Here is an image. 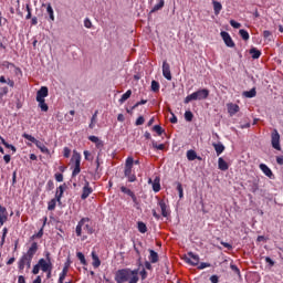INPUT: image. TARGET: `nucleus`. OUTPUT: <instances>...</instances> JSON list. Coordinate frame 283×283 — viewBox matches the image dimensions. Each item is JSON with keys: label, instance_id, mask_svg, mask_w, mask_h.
<instances>
[{"label": "nucleus", "instance_id": "393cba45", "mask_svg": "<svg viewBox=\"0 0 283 283\" xmlns=\"http://www.w3.org/2000/svg\"><path fill=\"white\" fill-rule=\"evenodd\" d=\"M149 261L151 262V264H156V262H158L159 260L158 252L149 250Z\"/></svg>", "mask_w": 283, "mask_h": 283}, {"label": "nucleus", "instance_id": "864d4df0", "mask_svg": "<svg viewBox=\"0 0 283 283\" xmlns=\"http://www.w3.org/2000/svg\"><path fill=\"white\" fill-rule=\"evenodd\" d=\"M222 247H224V249H228V251H231V249H233V245H231V243L221 241Z\"/></svg>", "mask_w": 283, "mask_h": 283}, {"label": "nucleus", "instance_id": "6e6d98bb", "mask_svg": "<svg viewBox=\"0 0 283 283\" xmlns=\"http://www.w3.org/2000/svg\"><path fill=\"white\" fill-rule=\"evenodd\" d=\"M55 180H56L57 182H63V174L56 172V174H55Z\"/></svg>", "mask_w": 283, "mask_h": 283}, {"label": "nucleus", "instance_id": "c9c22d12", "mask_svg": "<svg viewBox=\"0 0 283 283\" xmlns=\"http://www.w3.org/2000/svg\"><path fill=\"white\" fill-rule=\"evenodd\" d=\"M137 227H138L139 233H147V224H145V222L139 221L137 223Z\"/></svg>", "mask_w": 283, "mask_h": 283}, {"label": "nucleus", "instance_id": "37998d69", "mask_svg": "<svg viewBox=\"0 0 283 283\" xmlns=\"http://www.w3.org/2000/svg\"><path fill=\"white\" fill-rule=\"evenodd\" d=\"M185 119L188 122V123H191V120H193V113H191V111H187L185 113Z\"/></svg>", "mask_w": 283, "mask_h": 283}, {"label": "nucleus", "instance_id": "5fc2aeb1", "mask_svg": "<svg viewBox=\"0 0 283 283\" xmlns=\"http://www.w3.org/2000/svg\"><path fill=\"white\" fill-rule=\"evenodd\" d=\"M0 140H1L2 145H4V147L7 149H11L12 148V145L8 144V142H6V139L3 137H0Z\"/></svg>", "mask_w": 283, "mask_h": 283}, {"label": "nucleus", "instance_id": "a878e982", "mask_svg": "<svg viewBox=\"0 0 283 283\" xmlns=\"http://www.w3.org/2000/svg\"><path fill=\"white\" fill-rule=\"evenodd\" d=\"M212 147H214V151H217V156H220V154H222V151H224V145H222V143H213Z\"/></svg>", "mask_w": 283, "mask_h": 283}, {"label": "nucleus", "instance_id": "ea45409f", "mask_svg": "<svg viewBox=\"0 0 283 283\" xmlns=\"http://www.w3.org/2000/svg\"><path fill=\"white\" fill-rule=\"evenodd\" d=\"M240 36L243 39V41H249V32L244 29H241L239 31Z\"/></svg>", "mask_w": 283, "mask_h": 283}, {"label": "nucleus", "instance_id": "39448f33", "mask_svg": "<svg viewBox=\"0 0 283 283\" xmlns=\"http://www.w3.org/2000/svg\"><path fill=\"white\" fill-rule=\"evenodd\" d=\"M71 164H72V177L76 178L78 174H81V154L76 150L73 151L72 158H71Z\"/></svg>", "mask_w": 283, "mask_h": 283}, {"label": "nucleus", "instance_id": "2eb2a0df", "mask_svg": "<svg viewBox=\"0 0 283 283\" xmlns=\"http://www.w3.org/2000/svg\"><path fill=\"white\" fill-rule=\"evenodd\" d=\"M163 75L165 78H167V81H171V67L167 61L163 62Z\"/></svg>", "mask_w": 283, "mask_h": 283}, {"label": "nucleus", "instance_id": "5701e85b", "mask_svg": "<svg viewBox=\"0 0 283 283\" xmlns=\"http://www.w3.org/2000/svg\"><path fill=\"white\" fill-rule=\"evenodd\" d=\"M92 260L94 269H98V266H101V259L98 258L95 251L92 252Z\"/></svg>", "mask_w": 283, "mask_h": 283}, {"label": "nucleus", "instance_id": "f3484780", "mask_svg": "<svg viewBox=\"0 0 283 283\" xmlns=\"http://www.w3.org/2000/svg\"><path fill=\"white\" fill-rule=\"evenodd\" d=\"M8 222V209L6 207L0 206V224L3 226Z\"/></svg>", "mask_w": 283, "mask_h": 283}, {"label": "nucleus", "instance_id": "dca6fc26", "mask_svg": "<svg viewBox=\"0 0 283 283\" xmlns=\"http://www.w3.org/2000/svg\"><path fill=\"white\" fill-rule=\"evenodd\" d=\"M49 94L48 86H42L36 93V101H45Z\"/></svg>", "mask_w": 283, "mask_h": 283}, {"label": "nucleus", "instance_id": "f257e3e1", "mask_svg": "<svg viewBox=\"0 0 283 283\" xmlns=\"http://www.w3.org/2000/svg\"><path fill=\"white\" fill-rule=\"evenodd\" d=\"M94 231H95L94 223L87 217L82 218L77 222V226L75 228L76 237L81 238L82 242H84V240H87L88 235L94 234Z\"/></svg>", "mask_w": 283, "mask_h": 283}, {"label": "nucleus", "instance_id": "0eeeda50", "mask_svg": "<svg viewBox=\"0 0 283 283\" xmlns=\"http://www.w3.org/2000/svg\"><path fill=\"white\" fill-rule=\"evenodd\" d=\"M38 265L40 266L41 271H43V273L46 271H52L53 265H52V259L50 258V252L46 253V260L45 259L39 260Z\"/></svg>", "mask_w": 283, "mask_h": 283}, {"label": "nucleus", "instance_id": "f704fd0d", "mask_svg": "<svg viewBox=\"0 0 283 283\" xmlns=\"http://www.w3.org/2000/svg\"><path fill=\"white\" fill-rule=\"evenodd\" d=\"M88 140H91V143H95L96 147H103V142H101L96 136H90Z\"/></svg>", "mask_w": 283, "mask_h": 283}, {"label": "nucleus", "instance_id": "ddd939ff", "mask_svg": "<svg viewBox=\"0 0 283 283\" xmlns=\"http://www.w3.org/2000/svg\"><path fill=\"white\" fill-rule=\"evenodd\" d=\"M221 39H223L228 48H235V43L233 42V39H231V35L227 31L221 32Z\"/></svg>", "mask_w": 283, "mask_h": 283}, {"label": "nucleus", "instance_id": "f03ea898", "mask_svg": "<svg viewBox=\"0 0 283 283\" xmlns=\"http://www.w3.org/2000/svg\"><path fill=\"white\" fill-rule=\"evenodd\" d=\"M134 277H138V270L122 269L115 274V282L124 283L132 282Z\"/></svg>", "mask_w": 283, "mask_h": 283}, {"label": "nucleus", "instance_id": "412c9836", "mask_svg": "<svg viewBox=\"0 0 283 283\" xmlns=\"http://www.w3.org/2000/svg\"><path fill=\"white\" fill-rule=\"evenodd\" d=\"M65 184L57 187L56 192H55V199L57 202H61V199L63 198V193L65 192Z\"/></svg>", "mask_w": 283, "mask_h": 283}, {"label": "nucleus", "instance_id": "aec40b11", "mask_svg": "<svg viewBox=\"0 0 283 283\" xmlns=\"http://www.w3.org/2000/svg\"><path fill=\"white\" fill-rule=\"evenodd\" d=\"M240 112V106L238 104H228V113L230 116H234V114H238Z\"/></svg>", "mask_w": 283, "mask_h": 283}, {"label": "nucleus", "instance_id": "09e8293b", "mask_svg": "<svg viewBox=\"0 0 283 283\" xmlns=\"http://www.w3.org/2000/svg\"><path fill=\"white\" fill-rule=\"evenodd\" d=\"M230 25L235 30H240V28H242V24L239 22H235V20H230Z\"/></svg>", "mask_w": 283, "mask_h": 283}, {"label": "nucleus", "instance_id": "a211bd4d", "mask_svg": "<svg viewBox=\"0 0 283 283\" xmlns=\"http://www.w3.org/2000/svg\"><path fill=\"white\" fill-rule=\"evenodd\" d=\"M69 271H70V261H67V262L64 264V268H63V270H62V273L60 274L59 283L65 282V277H67Z\"/></svg>", "mask_w": 283, "mask_h": 283}, {"label": "nucleus", "instance_id": "774afa93", "mask_svg": "<svg viewBox=\"0 0 283 283\" xmlns=\"http://www.w3.org/2000/svg\"><path fill=\"white\" fill-rule=\"evenodd\" d=\"M18 283H25V277L23 275H20L18 279Z\"/></svg>", "mask_w": 283, "mask_h": 283}, {"label": "nucleus", "instance_id": "13d9d810", "mask_svg": "<svg viewBox=\"0 0 283 283\" xmlns=\"http://www.w3.org/2000/svg\"><path fill=\"white\" fill-rule=\"evenodd\" d=\"M177 191L179 193V198H182V196H184V193H182V184L177 185Z\"/></svg>", "mask_w": 283, "mask_h": 283}, {"label": "nucleus", "instance_id": "e2e57ef3", "mask_svg": "<svg viewBox=\"0 0 283 283\" xmlns=\"http://www.w3.org/2000/svg\"><path fill=\"white\" fill-rule=\"evenodd\" d=\"M3 160H4L6 165L10 164V160H11L10 155H4Z\"/></svg>", "mask_w": 283, "mask_h": 283}, {"label": "nucleus", "instance_id": "680f3d73", "mask_svg": "<svg viewBox=\"0 0 283 283\" xmlns=\"http://www.w3.org/2000/svg\"><path fill=\"white\" fill-rule=\"evenodd\" d=\"M272 34L273 33H271V31H263V36L265 38V39H269L270 36H272Z\"/></svg>", "mask_w": 283, "mask_h": 283}, {"label": "nucleus", "instance_id": "1a4fd4ad", "mask_svg": "<svg viewBox=\"0 0 283 283\" xmlns=\"http://www.w3.org/2000/svg\"><path fill=\"white\" fill-rule=\"evenodd\" d=\"M25 266H27V271H30V266H32V259L23 254L19 261V271L23 273V269H25Z\"/></svg>", "mask_w": 283, "mask_h": 283}, {"label": "nucleus", "instance_id": "c03bdc74", "mask_svg": "<svg viewBox=\"0 0 283 283\" xmlns=\"http://www.w3.org/2000/svg\"><path fill=\"white\" fill-rule=\"evenodd\" d=\"M153 132H156V134H158V136H163V132H165V130H163V127L160 125H155L153 127Z\"/></svg>", "mask_w": 283, "mask_h": 283}, {"label": "nucleus", "instance_id": "4468645a", "mask_svg": "<svg viewBox=\"0 0 283 283\" xmlns=\"http://www.w3.org/2000/svg\"><path fill=\"white\" fill-rule=\"evenodd\" d=\"M38 251H39V243L33 242L24 255L32 260V258H34V255H36Z\"/></svg>", "mask_w": 283, "mask_h": 283}, {"label": "nucleus", "instance_id": "3c124183", "mask_svg": "<svg viewBox=\"0 0 283 283\" xmlns=\"http://www.w3.org/2000/svg\"><path fill=\"white\" fill-rule=\"evenodd\" d=\"M145 124V117L139 116L135 123V125L139 126V125H144Z\"/></svg>", "mask_w": 283, "mask_h": 283}, {"label": "nucleus", "instance_id": "2f4dec72", "mask_svg": "<svg viewBox=\"0 0 283 283\" xmlns=\"http://www.w3.org/2000/svg\"><path fill=\"white\" fill-rule=\"evenodd\" d=\"M56 202H59V200H57L56 198L51 199V200L48 202V210H49V211H54V209H56Z\"/></svg>", "mask_w": 283, "mask_h": 283}, {"label": "nucleus", "instance_id": "8fccbe9b", "mask_svg": "<svg viewBox=\"0 0 283 283\" xmlns=\"http://www.w3.org/2000/svg\"><path fill=\"white\" fill-rule=\"evenodd\" d=\"M64 158H70L72 150L69 147H65L63 150Z\"/></svg>", "mask_w": 283, "mask_h": 283}, {"label": "nucleus", "instance_id": "69168bd1", "mask_svg": "<svg viewBox=\"0 0 283 283\" xmlns=\"http://www.w3.org/2000/svg\"><path fill=\"white\" fill-rule=\"evenodd\" d=\"M210 281H211L212 283H218V282H219L218 275H212V276L210 277Z\"/></svg>", "mask_w": 283, "mask_h": 283}, {"label": "nucleus", "instance_id": "4c0bfd02", "mask_svg": "<svg viewBox=\"0 0 283 283\" xmlns=\"http://www.w3.org/2000/svg\"><path fill=\"white\" fill-rule=\"evenodd\" d=\"M187 158L188 160H196V158H198V154H196V150H188Z\"/></svg>", "mask_w": 283, "mask_h": 283}, {"label": "nucleus", "instance_id": "a19ab883", "mask_svg": "<svg viewBox=\"0 0 283 283\" xmlns=\"http://www.w3.org/2000/svg\"><path fill=\"white\" fill-rule=\"evenodd\" d=\"M46 12L50 15L51 21H54V9H52V4H48Z\"/></svg>", "mask_w": 283, "mask_h": 283}, {"label": "nucleus", "instance_id": "58836bf2", "mask_svg": "<svg viewBox=\"0 0 283 283\" xmlns=\"http://www.w3.org/2000/svg\"><path fill=\"white\" fill-rule=\"evenodd\" d=\"M258 189H260V186L258 185V181H252V182L250 184V191H251L252 193H255V192L258 191Z\"/></svg>", "mask_w": 283, "mask_h": 283}, {"label": "nucleus", "instance_id": "e433bc0d", "mask_svg": "<svg viewBox=\"0 0 283 283\" xmlns=\"http://www.w3.org/2000/svg\"><path fill=\"white\" fill-rule=\"evenodd\" d=\"M76 258L80 260L81 264L87 266V261L85 260V254H83V252H77Z\"/></svg>", "mask_w": 283, "mask_h": 283}, {"label": "nucleus", "instance_id": "bf43d9fd", "mask_svg": "<svg viewBox=\"0 0 283 283\" xmlns=\"http://www.w3.org/2000/svg\"><path fill=\"white\" fill-rule=\"evenodd\" d=\"M265 262L270 264V266H275V261H272V259L269 256L265 258Z\"/></svg>", "mask_w": 283, "mask_h": 283}, {"label": "nucleus", "instance_id": "6ab92c4d", "mask_svg": "<svg viewBox=\"0 0 283 283\" xmlns=\"http://www.w3.org/2000/svg\"><path fill=\"white\" fill-rule=\"evenodd\" d=\"M120 191L122 193H126V196H129L133 202H138V198H136V195L134 193V191H132V189H128L127 187L122 186Z\"/></svg>", "mask_w": 283, "mask_h": 283}, {"label": "nucleus", "instance_id": "7c9ffc66", "mask_svg": "<svg viewBox=\"0 0 283 283\" xmlns=\"http://www.w3.org/2000/svg\"><path fill=\"white\" fill-rule=\"evenodd\" d=\"M132 97V90H128L127 92H125L122 97L119 98V103L120 105H123V103H125V101H128V98Z\"/></svg>", "mask_w": 283, "mask_h": 283}, {"label": "nucleus", "instance_id": "20e7f679", "mask_svg": "<svg viewBox=\"0 0 283 283\" xmlns=\"http://www.w3.org/2000/svg\"><path fill=\"white\" fill-rule=\"evenodd\" d=\"M209 98V90L208 88H200L192 94L186 96L184 103L187 105L191 103V101H207Z\"/></svg>", "mask_w": 283, "mask_h": 283}, {"label": "nucleus", "instance_id": "72a5a7b5", "mask_svg": "<svg viewBox=\"0 0 283 283\" xmlns=\"http://www.w3.org/2000/svg\"><path fill=\"white\" fill-rule=\"evenodd\" d=\"M250 54L252 55V59H260V56H262V52L255 48L250 50Z\"/></svg>", "mask_w": 283, "mask_h": 283}, {"label": "nucleus", "instance_id": "49530a36", "mask_svg": "<svg viewBox=\"0 0 283 283\" xmlns=\"http://www.w3.org/2000/svg\"><path fill=\"white\" fill-rule=\"evenodd\" d=\"M84 158L85 160H88V161L94 160V157L92 156V153H90V150H84Z\"/></svg>", "mask_w": 283, "mask_h": 283}, {"label": "nucleus", "instance_id": "9d476101", "mask_svg": "<svg viewBox=\"0 0 283 283\" xmlns=\"http://www.w3.org/2000/svg\"><path fill=\"white\" fill-rule=\"evenodd\" d=\"M185 261L191 266H198V264H200V256L193 252H188V256L185 258Z\"/></svg>", "mask_w": 283, "mask_h": 283}, {"label": "nucleus", "instance_id": "7ed1b4c3", "mask_svg": "<svg viewBox=\"0 0 283 283\" xmlns=\"http://www.w3.org/2000/svg\"><path fill=\"white\" fill-rule=\"evenodd\" d=\"M124 176L128 182H136V172L134 171V157L129 156L126 158L124 166Z\"/></svg>", "mask_w": 283, "mask_h": 283}, {"label": "nucleus", "instance_id": "0e129e2a", "mask_svg": "<svg viewBox=\"0 0 283 283\" xmlns=\"http://www.w3.org/2000/svg\"><path fill=\"white\" fill-rule=\"evenodd\" d=\"M84 25H85V28H92V21H90V19H86L84 21Z\"/></svg>", "mask_w": 283, "mask_h": 283}, {"label": "nucleus", "instance_id": "cd10ccee", "mask_svg": "<svg viewBox=\"0 0 283 283\" xmlns=\"http://www.w3.org/2000/svg\"><path fill=\"white\" fill-rule=\"evenodd\" d=\"M153 191H155V193H158V191H160V178L159 177H156L154 179Z\"/></svg>", "mask_w": 283, "mask_h": 283}, {"label": "nucleus", "instance_id": "603ef678", "mask_svg": "<svg viewBox=\"0 0 283 283\" xmlns=\"http://www.w3.org/2000/svg\"><path fill=\"white\" fill-rule=\"evenodd\" d=\"M39 271H41V268L39 264H35L32 270L33 275H39Z\"/></svg>", "mask_w": 283, "mask_h": 283}, {"label": "nucleus", "instance_id": "052dcab7", "mask_svg": "<svg viewBox=\"0 0 283 283\" xmlns=\"http://www.w3.org/2000/svg\"><path fill=\"white\" fill-rule=\"evenodd\" d=\"M139 274L142 276V280H147V271L145 269H143Z\"/></svg>", "mask_w": 283, "mask_h": 283}, {"label": "nucleus", "instance_id": "b1692460", "mask_svg": "<svg viewBox=\"0 0 283 283\" xmlns=\"http://www.w3.org/2000/svg\"><path fill=\"white\" fill-rule=\"evenodd\" d=\"M212 6H213L214 14L218 17V14H220V12L222 11V3H220L219 1L213 0Z\"/></svg>", "mask_w": 283, "mask_h": 283}, {"label": "nucleus", "instance_id": "de8ad7c7", "mask_svg": "<svg viewBox=\"0 0 283 283\" xmlns=\"http://www.w3.org/2000/svg\"><path fill=\"white\" fill-rule=\"evenodd\" d=\"M154 149H159V151H163L165 149V144H159L156 142H153Z\"/></svg>", "mask_w": 283, "mask_h": 283}, {"label": "nucleus", "instance_id": "4be33fe9", "mask_svg": "<svg viewBox=\"0 0 283 283\" xmlns=\"http://www.w3.org/2000/svg\"><path fill=\"white\" fill-rule=\"evenodd\" d=\"M259 167L261 171H263V174L268 176V178H273V171L271 170V168H269V166H266V164H260Z\"/></svg>", "mask_w": 283, "mask_h": 283}, {"label": "nucleus", "instance_id": "a18cd8bd", "mask_svg": "<svg viewBox=\"0 0 283 283\" xmlns=\"http://www.w3.org/2000/svg\"><path fill=\"white\" fill-rule=\"evenodd\" d=\"M2 231H3L2 232V239H1V242H0L1 247H3L6 244V237L8 235V228H3Z\"/></svg>", "mask_w": 283, "mask_h": 283}, {"label": "nucleus", "instance_id": "6e6552de", "mask_svg": "<svg viewBox=\"0 0 283 283\" xmlns=\"http://www.w3.org/2000/svg\"><path fill=\"white\" fill-rule=\"evenodd\" d=\"M271 143L273 149H276V151H282V146L280 145V133L277 129H274L271 134Z\"/></svg>", "mask_w": 283, "mask_h": 283}, {"label": "nucleus", "instance_id": "c85d7f7f", "mask_svg": "<svg viewBox=\"0 0 283 283\" xmlns=\"http://www.w3.org/2000/svg\"><path fill=\"white\" fill-rule=\"evenodd\" d=\"M163 8H165V0H159V2L150 10V13L158 12V10H163Z\"/></svg>", "mask_w": 283, "mask_h": 283}, {"label": "nucleus", "instance_id": "4d7b16f0", "mask_svg": "<svg viewBox=\"0 0 283 283\" xmlns=\"http://www.w3.org/2000/svg\"><path fill=\"white\" fill-rule=\"evenodd\" d=\"M209 266H211V263H200L198 269L202 271V269H209Z\"/></svg>", "mask_w": 283, "mask_h": 283}, {"label": "nucleus", "instance_id": "9b49d317", "mask_svg": "<svg viewBox=\"0 0 283 283\" xmlns=\"http://www.w3.org/2000/svg\"><path fill=\"white\" fill-rule=\"evenodd\" d=\"M94 192V189L92 186H90V181H85L84 187L82 189L81 198L82 200H87L90 198V195Z\"/></svg>", "mask_w": 283, "mask_h": 283}, {"label": "nucleus", "instance_id": "423d86ee", "mask_svg": "<svg viewBox=\"0 0 283 283\" xmlns=\"http://www.w3.org/2000/svg\"><path fill=\"white\" fill-rule=\"evenodd\" d=\"M22 137L25 138L27 140H30V143H33L42 154H50V149H48V147H45L43 143L34 138L32 135L24 133Z\"/></svg>", "mask_w": 283, "mask_h": 283}, {"label": "nucleus", "instance_id": "473e14b6", "mask_svg": "<svg viewBox=\"0 0 283 283\" xmlns=\"http://www.w3.org/2000/svg\"><path fill=\"white\" fill-rule=\"evenodd\" d=\"M39 102V107L41 108V112H48L50 107L45 103V99H36Z\"/></svg>", "mask_w": 283, "mask_h": 283}, {"label": "nucleus", "instance_id": "338daca9", "mask_svg": "<svg viewBox=\"0 0 283 283\" xmlns=\"http://www.w3.org/2000/svg\"><path fill=\"white\" fill-rule=\"evenodd\" d=\"M276 163H277V165H283V157L282 156H277L276 157Z\"/></svg>", "mask_w": 283, "mask_h": 283}, {"label": "nucleus", "instance_id": "bb28decb", "mask_svg": "<svg viewBox=\"0 0 283 283\" xmlns=\"http://www.w3.org/2000/svg\"><path fill=\"white\" fill-rule=\"evenodd\" d=\"M218 165L221 171H227V169H229V164H227L222 157L219 158Z\"/></svg>", "mask_w": 283, "mask_h": 283}, {"label": "nucleus", "instance_id": "c756f323", "mask_svg": "<svg viewBox=\"0 0 283 283\" xmlns=\"http://www.w3.org/2000/svg\"><path fill=\"white\" fill-rule=\"evenodd\" d=\"M256 94L258 92L255 91V88L243 92V96H245V98H255Z\"/></svg>", "mask_w": 283, "mask_h": 283}, {"label": "nucleus", "instance_id": "f8f14e48", "mask_svg": "<svg viewBox=\"0 0 283 283\" xmlns=\"http://www.w3.org/2000/svg\"><path fill=\"white\" fill-rule=\"evenodd\" d=\"M158 207L161 209V216L164 218H169L171 211L169 210V206H167V202H165V199L158 200Z\"/></svg>", "mask_w": 283, "mask_h": 283}, {"label": "nucleus", "instance_id": "79ce46f5", "mask_svg": "<svg viewBox=\"0 0 283 283\" xmlns=\"http://www.w3.org/2000/svg\"><path fill=\"white\" fill-rule=\"evenodd\" d=\"M151 91L153 92H160V84L157 81L151 82Z\"/></svg>", "mask_w": 283, "mask_h": 283}]
</instances>
